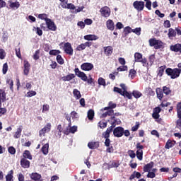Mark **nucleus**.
Returning <instances> with one entry per match:
<instances>
[{
    "label": "nucleus",
    "mask_w": 181,
    "mask_h": 181,
    "mask_svg": "<svg viewBox=\"0 0 181 181\" xmlns=\"http://www.w3.org/2000/svg\"><path fill=\"white\" fill-rule=\"evenodd\" d=\"M22 129H23V127L22 126H19L17 128L16 132L13 134V138H15V139H18V138H21V136L22 135Z\"/></svg>",
    "instance_id": "ddd939ff"
},
{
    "label": "nucleus",
    "mask_w": 181,
    "mask_h": 181,
    "mask_svg": "<svg viewBox=\"0 0 181 181\" xmlns=\"http://www.w3.org/2000/svg\"><path fill=\"white\" fill-rule=\"evenodd\" d=\"M104 52L106 56H111V54H112V47H105Z\"/></svg>",
    "instance_id": "aec40b11"
},
{
    "label": "nucleus",
    "mask_w": 181,
    "mask_h": 181,
    "mask_svg": "<svg viewBox=\"0 0 181 181\" xmlns=\"http://www.w3.org/2000/svg\"><path fill=\"white\" fill-rule=\"evenodd\" d=\"M81 68L82 70H84L85 71H90V70H93L94 68V65L91 63H83L81 66Z\"/></svg>",
    "instance_id": "9b49d317"
},
{
    "label": "nucleus",
    "mask_w": 181,
    "mask_h": 181,
    "mask_svg": "<svg viewBox=\"0 0 181 181\" xmlns=\"http://www.w3.org/2000/svg\"><path fill=\"white\" fill-rule=\"evenodd\" d=\"M7 71H8V63H5L3 65V69H2L3 74H5L6 73H7Z\"/></svg>",
    "instance_id": "864d4df0"
},
{
    "label": "nucleus",
    "mask_w": 181,
    "mask_h": 181,
    "mask_svg": "<svg viewBox=\"0 0 181 181\" xmlns=\"http://www.w3.org/2000/svg\"><path fill=\"white\" fill-rule=\"evenodd\" d=\"M4 114H6V108L0 107V117H2Z\"/></svg>",
    "instance_id": "0e129e2a"
},
{
    "label": "nucleus",
    "mask_w": 181,
    "mask_h": 181,
    "mask_svg": "<svg viewBox=\"0 0 181 181\" xmlns=\"http://www.w3.org/2000/svg\"><path fill=\"white\" fill-rule=\"evenodd\" d=\"M147 175V177H149L150 179H153V177H156V174L152 171H148Z\"/></svg>",
    "instance_id": "603ef678"
},
{
    "label": "nucleus",
    "mask_w": 181,
    "mask_h": 181,
    "mask_svg": "<svg viewBox=\"0 0 181 181\" xmlns=\"http://www.w3.org/2000/svg\"><path fill=\"white\" fill-rule=\"evenodd\" d=\"M173 147V144H172V141L168 140L165 146V149H170V148Z\"/></svg>",
    "instance_id": "a18cd8bd"
},
{
    "label": "nucleus",
    "mask_w": 181,
    "mask_h": 181,
    "mask_svg": "<svg viewBox=\"0 0 181 181\" xmlns=\"http://www.w3.org/2000/svg\"><path fill=\"white\" fill-rule=\"evenodd\" d=\"M144 59L142 54L139 52H136L134 54V62L136 63H139Z\"/></svg>",
    "instance_id": "f3484780"
},
{
    "label": "nucleus",
    "mask_w": 181,
    "mask_h": 181,
    "mask_svg": "<svg viewBox=\"0 0 181 181\" xmlns=\"http://www.w3.org/2000/svg\"><path fill=\"white\" fill-rule=\"evenodd\" d=\"M64 50L65 53H66V54H69V56H73L74 50L70 42H66L64 44Z\"/></svg>",
    "instance_id": "7ed1b4c3"
},
{
    "label": "nucleus",
    "mask_w": 181,
    "mask_h": 181,
    "mask_svg": "<svg viewBox=\"0 0 181 181\" xmlns=\"http://www.w3.org/2000/svg\"><path fill=\"white\" fill-rule=\"evenodd\" d=\"M139 63H141L144 67L149 66V63H148V60H146V58H143V59H141Z\"/></svg>",
    "instance_id": "79ce46f5"
},
{
    "label": "nucleus",
    "mask_w": 181,
    "mask_h": 181,
    "mask_svg": "<svg viewBox=\"0 0 181 181\" xmlns=\"http://www.w3.org/2000/svg\"><path fill=\"white\" fill-rule=\"evenodd\" d=\"M106 26L109 30H114L115 28L114 25V21H112V20H107L106 22Z\"/></svg>",
    "instance_id": "a211bd4d"
},
{
    "label": "nucleus",
    "mask_w": 181,
    "mask_h": 181,
    "mask_svg": "<svg viewBox=\"0 0 181 181\" xmlns=\"http://www.w3.org/2000/svg\"><path fill=\"white\" fill-rule=\"evenodd\" d=\"M112 114H114V110H108V111L105 112V113L102 114V118H105V117H107V115H112Z\"/></svg>",
    "instance_id": "58836bf2"
},
{
    "label": "nucleus",
    "mask_w": 181,
    "mask_h": 181,
    "mask_svg": "<svg viewBox=\"0 0 181 181\" xmlns=\"http://www.w3.org/2000/svg\"><path fill=\"white\" fill-rule=\"evenodd\" d=\"M33 30H35V32H36L37 35H38V36H42V35H43V31L40 28L33 27Z\"/></svg>",
    "instance_id": "4c0bfd02"
},
{
    "label": "nucleus",
    "mask_w": 181,
    "mask_h": 181,
    "mask_svg": "<svg viewBox=\"0 0 181 181\" xmlns=\"http://www.w3.org/2000/svg\"><path fill=\"white\" fill-rule=\"evenodd\" d=\"M74 71L76 76L81 78V80H83V81H87V76L86 75V74H84V72L81 71L78 68H76Z\"/></svg>",
    "instance_id": "1a4fd4ad"
},
{
    "label": "nucleus",
    "mask_w": 181,
    "mask_h": 181,
    "mask_svg": "<svg viewBox=\"0 0 181 181\" xmlns=\"http://www.w3.org/2000/svg\"><path fill=\"white\" fill-rule=\"evenodd\" d=\"M23 156L24 159H29L30 160H32V155L30 154V152L28 150L24 151Z\"/></svg>",
    "instance_id": "cd10ccee"
},
{
    "label": "nucleus",
    "mask_w": 181,
    "mask_h": 181,
    "mask_svg": "<svg viewBox=\"0 0 181 181\" xmlns=\"http://www.w3.org/2000/svg\"><path fill=\"white\" fill-rule=\"evenodd\" d=\"M98 83L99 86H103L104 87H105L106 86L105 79H104L103 78H99L98 80Z\"/></svg>",
    "instance_id": "a19ab883"
},
{
    "label": "nucleus",
    "mask_w": 181,
    "mask_h": 181,
    "mask_svg": "<svg viewBox=\"0 0 181 181\" xmlns=\"http://www.w3.org/2000/svg\"><path fill=\"white\" fill-rule=\"evenodd\" d=\"M6 56V52H5V50L4 49H0V59H1V60H4V59H5Z\"/></svg>",
    "instance_id": "49530a36"
},
{
    "label": "nucleus",
    "mask_w": 181,
    "mask_h": 181,
    "mask_svg": "<svg viewBox=\"0 0 181 181\" xmlns=\"http://www.w3.org/2000/svg\"><path fill=\"white\" fill-rule=\"evenodd\" d=\"M141 28H136L135 29H132V32H133V33H135V35H137V36H139L141 35Z\"/></svg>",
    "instance_id": "8fccbe9b"
},
{
    "label": "nucleus",
    "mask_w": 181,
    "mask_h": 181,
    "mask_svg": "<svg viewBox=\"0 0 181 181\" xmlns=\"http://www.w3.org/2000/svg\"><path fill=\"white\" fill-rule=\"evenodd\" d=\"M138 128H139V123L136 122V124L132 127V131H133V132H135V131H138Z\"/></svg>",
    "instance_id": "338daca9"
},
{
    "label": "nucleus",
    "mask_w": 181,
    "mask_h": 181,
    "mask_svg": "<svg viewBox=\"0 0 181 181\" xmlns=\"http://www.w3.org/2000/svg\"><path fill=\"white\" fill-rule=\"evenodd\" d=\"M30 70V64L29 62L24 60V74L28 76L29 74V71Z\"/></svg>",
    "instance_id": "4468645a"
},
{
    "label": "nucleus",
    "mask_w": 181,
    "mask_h": 181,
    "mask_svg": "<svg viewBox=\"0 0 181 181\" xmlns=\"http://www.w3.org/2000/svg\"><path fill=\"white\" fill-rule=\"evenodd\" d=\"M129 156H130V158H132V159H134V158H135L136 156V154H135V152H134V151L132 150H129L128 152H127Z\"/></svg>",
    "instance_id": "4d7b16f0"
},
{
    "label": "nucleus",
    "mask_w": 181,
    "mask_h": 181,
    "mask_svg": "<svg viewBox=\"0 0 181 181\" xmlns=\"http://www.w3.org/2000/svg\"><path fill=\"white\" fill-rule=\"evenodd\" d=\"M34 95H36V91L31 90L27 93V97H33Z\"/></svg>",
    "instance_id": "052dcab7"
},
{
    "label": "nucleus",
    "mask_w": 181,
    "mask_h": 181,
    "mask_svg": "<svg viewBox=\"0 0 181 181\" xmlns=\"http://www.w3.org/2000/svg\"><path fill=\"white\" fill-rule=\"evenodd\" d=\"M6 101V93L3 90H0V108L2 107V103Z\"/></svg>",
    "instance_id": "f8f14e48"
},
{
    "label": "nucleus",
    "mask_w": 181,
    "mask_h": 181,
    "mask_svg": "<svg viewBox=\"0 0 181 181\" xmlns=\"http://www.w3.org/2000/svg\"><path fill=\"white\" fill-rule=\"evenodd\" d=\"M100 128H106L107 127V122H100L98 123Z\"/></svg>",
    "instance_id": "e2e57ef3"
},
{
    "label": "nucleus",
    "mask_w": 181,
    "mask_h": 181,
    "mask_svg": "<svg viewBox=\"0 0 181 181\" xmlns=\"http://www.w3.org/2000/svg\"><path fill=\"white\" fill-rule=\"evenodd\" d=\"M113 135L116 136V138H121L122 135H124V129L121 127H118L114 129Z\"/></svg>",
    "instance_id": "39448f33"
},
{
    "label": "nucleus",
    "mask_w": 181,
    "mask_h": 181,
    "mask_svg": "<svg viewBox=\"0 0 181 181\" xmlns=\"http://www.w3.org/2000/svg\"><path fill=\"white\" fill-rule=\"evenodd\" d=\"M8 152L11 155H15V153H16V150L15 149V148L11 146L8 148Z\"/></svg>",
    "instance_id": "bf43d9fd"
},
{
    "label": "nucleus",
    "mask_w": 181,
    "mask_h": 181,
    "mask_svg": "<svg viewBox=\"0 0 181 181\" xmlns=\"http://www.w3.org/2000/svg\"><path fill=\"white\" fill-rule=\"evenodd\" d=\"M31 179L35 181H40V178L42 177V175L40 174H37V173H35L31 174L30 175Z\"/></svg>",
    "instance_id": "b1692460"
},
{
    "label": "nucleus",
    "mask_w": 181,
    "mask_h": 181,
    "mask_svg": "<svg viewBox=\"0 0 181 181\" xmlns=\"http://www.w3.org/2000/svg\"><path fill=\"white\" fill-rule=\"evenodd\" d=\"M60 54L59 50L52 49L49 51V54H51L52 56H56L57 54Z\"/></svg>",
    "instance_id": "3c124183"
},
{
    "label": "nucleus",
    "mask_w": 181,
    "mask_h": 181,
    "mask_svg": "<svg viewBox=\"0 0 181 181\" xmlns=\"http://www.w3.org/2000/svg\"><path fill=\"white\" fill-rule=\"evenodd\" d=\"M133 6L134 9H136V11H144V8H145V3L144 1H136L134 2Z\"/></svg>",
    "instance_id": "423d86ee"
},
{
    "label": "nucleus",
    "mask_w": 181,
    "mask_h": 181,
    "mask_svg": "<svg viewBox=\"0 0 181 181\" xmlns=\"http://www.w3.org/2000/svg\"><path fill=\"white\" fill-rule=\"evenodd\" d=\"M144 151L142 150H137L136 156L139 160H142Z\"/></svg>",
    "instance_id": "72a5a7b5"
},
{
    "label": "nucleus",
    "mask_w": 181,
    "mask_h": 181,
    "mask_svg": "<svg viewBox=\"0 0 181 181\" xmlns=\"http://www.w3.org/2000/svg\"><path fill=\"white\" fill-rule=\"evenodd\" d=\"M49 108H50L49 105H44L42 106V112H46V111H49Z\"/></svg>",
    "instance_id": "69168bd1"
},
{
    "label": "nucleus",
    "mask_w": 181,
    "mask_h": 181,
    "mask_svg": "<svg viewBox=\"0 0 181 181\" xmlns=\"http://www.w3.org/2000/svg\"><path fill=\"white\" fill-rule=\"evenodd\" d=\"M16 54L18 59H22V55L21 54V49H16Z\"/></svg>",
    "instance_id": "680f3d73"
},
{
    "label": "nucleus",
    "mask_w": 181,
    "mask_h": 181,
    "mask_svg": "<svg viewBox=\"0 0 181 181\" xmlns=\"http://www.w3.org/2000/svg\"><path fill=\"white\" fill-rule=\"evenodd\" d=\"M40 52L39 50L35 51V54H33V59L34 60H39V54Z\"/></svg>",
    "instance_id": "5fc2aeb1"
},
{
    "label": "nucleus",
    "mask_w": 181,
    "mask_h": 181,
    "mask_svg": "<svg viewBox=\"0 0 181 181\" xmlns=\"http://www.w3.org/2000/svg\"><path fill=\"white\" fill-rule=\"evenodd\" d=\"M102 16H104V18H108L110 15H111V10L108 8V6H104L103 7L100 11Z\"/></svg>",
    "instance_id": "6e6552de"
},
{
    "label": "nucleus",
    "mask_w": 181,
    "mask_h": 181,
    "mask_svg": "<svg viewBox=\"0 0 181 181\" xmlns=\"http://www.w3.org/2000/svg\"><path fill=\"white\" fill-rule=\"evenodd\" d=\"M39 19H41L42 21H45V22H47L49 21V18H47V15L46 13H42L38 15Z\"/></svg>",
    "instance_id": "473e14b6"
},
{
    "label": "nucleus",
    "mask_w": 181,
    "mask_h": 181,
    "mask_svg": "<svg viewBox=\"0 0 181 181\" xmlns=\"http://www.w3.org/2000/svg\"><path fill=\"white\" fill-rule=\"evenodd\" d=\"M135 76H136V71H135L134 69H131L129 71V77H130L132 80L135 78Z\"/></svg>",
    "instance_id": "f704fd0d"
},
{
    "label": "nucleus",
    "mask_w": 181,
    "mask_h": 181,
    "mask_svg": "<svg viewBox=\"0 0 181 181\" xmlns=\"http://www.w3.org/2000/svg\"><path fill=\"white\" fill-rule=\"evenodd\" d=\"M88 119L91 120L94 118V110H90L88 112Z\"/></svg>",
    "instance_id": "ea45409f"
},
{
    "label": "nucleus",
    "mask_w": 181,
    "mask_h": 181,
    "mask_svg": "<svg viewBox=\"0 0 181 181\" xmlns=\"http://www.w3.org/2000/svg\"><path fill=\"white\" fill-rule=\"evenodd\" d=\"M163 91L164 94H165V95H169V94H170V93H172V90H170V88H169L166 86L163 87Z\"/></svg>",
    "instance_id": "c9c22d12"
},
{
    "label": "nucleus",
    "mask_w": 181,
    "mask_h": 181,
    "mask_svg": "<svg viewBox=\"0 0 181 181\" xmlns=\"http://www.w3.org/2000/svg\"><path fill=\"white\" fill-rule=\"evenodd\" d=\"M168 37H175L176 36V31L173 30V28H170L168 30Z\"/></svg>",
    "instance_id": "7c9ffc66"
},
{
    "label": "nucleus",
    "mask_w": 181,
    "mask_h": 181,
    "mask_svg": "<svg viewBox=\"0 0 181 181\" xmlns=\"http://www.w3.org/2000/svg\"><path fill=\"white\" fill-rule=\"evenodd\" d=\"M166 74L168 76H170L171 78H177L179 76H180L181 69H172L168 68L165 70Z\"/></svg>",
    "instance_id": "f03ea898"
},
{
    "label": "nucleus",
    "mask_w": 181,
    "mask_h": 181,
    "mask_svg": "<svg viewBox=\"0 0 181 181\" xmlns=\"http://www.w3.org/2000/svg\"><path fill=\"white\" fill-rule=\"evenodd\" d=\"M50 129H52V124L47 123L44 128H42L40 131V136H45V134H47V132H50Z\"/></svg>",
    "instance_id": "0eeeda50"
},
{
    "label": "nucleus",
    "mask_w": 181,
    "mask_h": 181,
    "mask_svg": "<svg viewBox=\"0 0 181 181\" xmlns=\"http://www.w3.org/2000/svg\"><path fill=\"white\" fill-rule=\"evenodd\" d=\"M21 165L22 168H28L30 166V162L26 160V158H22L21 160Z\"/></svg>",
    "instance_id": "2eb2a0df"
},
{
    "label": "nucleus",
    "mask_w": 181,
    "mask_h": 181,
    "mask_svg": "<svg viewBox=\"0 0 181 181\" xmlns=\"http://www.w3.org/2000/svg\"><path fill=\"white\" fill-rule=\"evenodd\" d=\"M73 94H74V97L76 100H80V98H81V93L79 92L78 90H77V89H74V90H73Z\"/></svg>",
    "instance_id": "bb28decb"
},
{
    "label": "nucleus",
    "mask_w": 181,
    "mask_h": 181,
    "mask_svg": "<svg viewBox=\"0 0 181 181\" xmlns=\"http://www.w3.org/2000/svg\"><path fill=\"white\" fill-rule=\"evenodd\" d=\"M76 132H77V126L71 127V122H70L66 131H65L66 135H69V134H75Z\"/></svg>",
    "instance_id": "9d476101"
},
{
    "label": "nucleus",
    "mask_w": 181,
    "mask_h": 181,
    "mask_svg": "<svg viewBox=\"0 0 181 181\" xmlns=\"http://www.w3.org/2000/svg\"><path fill=\"white\" fill-rule=\"evenodd\" d=\"M155 54H151L148 57V60H149V66H152V64H153V63L155 62Z\"/></svg>",
    "instance_id": "e433bc0d"
},
{
    "label": "nucleus",
    "mask_w": 181,
    "mask_h": 181,
    "mask_svg": "<svg viewBox=\"0 0 181 181\" xmlns=\"http://www.w3.org/2000/svg\"><path fill=\"white\" fill-rule=\"evenodd\" d=\"M122 95H123L124 97H127V98H129V100H131L132 98V95L128 93V91L127 90L123 91Z\"/></svg>",
    "instance_id": "37998d69"
},
{
    "label": "nucleus",
    "mask_w": 181,
    "mask_h": 181,
    "mask_svg": "<svg viewBox=\"0 0 181 181\" xmlns=\"http://www.w3.org/2000/svg\"><path fill=\"white\" fill-rule=\"evenodd\" d=\"M153 168V162H150L144 167V172H151V169Z\"/></svg>",
    "instance_id": "393cba45"
},
{
    "label": "nucleus",
    "mask_w": 181,
    "mask_h": 181,
    "mask_svg": "<svg viewBox=\"0 0 181 181\" xmlns=\"http://www.w3.org/2000/svg\"><path fill=\"white\" fill-rule=\"evenodd\" d=\"M13 170H10L8 175L6 176V181H12L13 179Z\"/></svg>",
    "instance_id": "2f4dec72"
},
{
    "label": "nucleus",
    "mask_w": 181,
    "mask_h": 181,
    "mask_svg": "<svg viewBox=\"0 0 181 181\" xmlns=\"http://www.w3.org/2000/svg\"><path fill=\"white\" fill-rule=\"evenodd\" d=\"M127 70H128V66H122L117 69L118 71H127Z\"/></svg>",
    "instance_id": "13d9d810"
},
{
    "label": "nucleus",
    "mask_w": 181,
    "mask_h": 181,
    "mask_svg": "<svg viewBox=\"0 0 181 181\" xmlns=\"http://www.w3.org/2000/svg\"><path fill=\"white\" fill-rule=\"evenodd\" d=\"M141 175L140 174L139 172H136L134 171L129 177V180H133V179H134L135 177H136V179H139V177H141Z\"/></svg>",
    "instance_id": "a878e982"
},
{
    "label": "nucleus",
    "mask_w": 181,
    "mask_h": 181,
    "mask_svg": "<svg viewBox=\"0 0 181 181\" xmlns=\"http://www.w3.org/2000/svg\"><path fill=\"white\" fill-rule=\"evenodd\" d=\"M86 49L85 44H81L76 47V50H78V52H81V50H84Z\"/></svg>",
    "instance_id": "6e6d98bb"
},
{
    "label": "nucleus",
    "mask_w": 181,
    "mask_h": 181,
    "mask_svg": "<svg viewBox=\"0 0 181 181\" xmlns=\"http://www.w3.org/2000/svg\"><path fill=\"white\" fill-rule=\"evenodd\" d=\"M45 23L47 28L49 30H52V32H55V30H57V26H56V24L53 21H52V19L49 18V20H47V22H45Z\"/></svg>",
    "instance_id": "20e7f679"
},
{
    "label": "nucleus",
    "mask_w": 181,
    "mask_h": 181,
    "mask_svg": "<svg viewBox=\"0 0 181 181\" xmlns=\"http://www.w3.org/2000/svg\"><path fill=\"white\" fill-rule=\"evenodd\" d=\"M156 92L158 100H162L163 98V90L160 88H157Z\"/></svg>",
    "instance_id": "4be33fe9"
},
{
    "label": "nucleus",
    "mask_w": 181,
    "mask_h": 181,
    "mask_svg": "<svg viewBox=\"0 0 181 181\" xmlns=\"http://www.w3.org/2000/svg\"><path fill=\"white\" fill-rule=\"evenodd\" d=\"M149 45L151 47L154 49H162L163 47V42L160 40H156V38H151L148 40Z\"/></svg>",
    "instance_id": "f257e3e1"
},
{
    "label": "nucleus",
    "mask_w": 181,
    "mask_h": 181,
    "mask_svg": "<svg viewBox=\"0 0 181 181\" xmlns=\"http://www.w3.org/2000/svg\"><path fill=\"white\" fill-rule=\"evenodd\" d=\"M74 77H76L74 74H69V75H67L66 76H63L62 78V80L63 81H71V80H73V78H74Z\"/></svg>",
    "instance_id": "6ab92c4d"
},
{
    "label": "nucleus",
    "mask_w": 181,
    "mask_h": 181,
    "mask_svg": "<svg viewBox=\"0 0 181 181\" xmlns=\"http://www.w3.org/2000/svg\"><path fill=\"white\" fill-rule=\"evenodd\" d=\"M85 40H97L98 39V36L95 35H87L84 36Z\"/></svg>",
    "instance_id": "412c9836"
},
{
    "label": "nucleus",
    "mask_w": 181,
    "mask_h": 181,
    "mask_svg": "<svg viewBox=\"0 0 181 181\" xmlns=\"http://www.w3.org/2000/svg\"><path fill=\"white\" fill-rule=\"evenodd\" d=\"M89 149H97L100 146V144L95 141H91L88 144Z\"/></svg>",
    "instance_id": "dca6fc26"
},
{
    "label": "nucleus",
    "mask_w": 181,
    "mask_h": 181,
    "mask_svg": "<svg viewBox=\"0 0 181 181\" xmlns=\"http://www.w3.org/2000/svg\"><path fill=\"white\" fill-rule=\"evenodd\" d=\"M57 62L59 63V64H64V60L62 57V55H57Z\"/></svg>",
    "instance_id": "de8ad7c7"
},
{
    "label": "nucleus",
    "mask_w": 181,
    "mask_h": 181,
    "mask_svg": "<svg viewBox=\"0 0 181 181\" xmlns=\"http://www.w3.org/2000/svg\"><path fill=\"white\" fill-rule=\"evenodd\" d=\"M8 4H10L9 6H10V8H12V9H18V8H19V6H21V4L18 1L12 2L11 1H9Z\"/></svg>",
    "instance_id": "5701e85b"
},
{
    "label": "nucleus",
    "mask_w": 181,
    "mask_h": 181,
    "mask_svg": "<svg viewBox=\"0 0 181 181\" xmlns=\"http://www.w3.org/2000/svg\"><path fill=\"white\" fill-rule=\"evenodd\" d=\"M132 94H133L134 98H139L142 95V93H141V92H139L138 90H134Z\"/></svg>",
    "instance_id": "c03bdc74"
},
{
    "label": "nucleus",
    "mask_w": 181,
    "mask_h": 181,
    "mask_svg": "<svg viewBox=\"0 0 181 181\" xmlns=\"http://www.w3.org/2000/svg\"><path fill=\"white\" fill-rule=\"evenodd\" d=\"M42 152L44 155L49 153V144H45L42 148Z\"/></svg>",
    "instance_id": "c756f323"
},
{
    "label": "nucleus",
    "mask_w": 181,
    "mask_h": 181,
    "mask_svg": "<svg viewBox=\"0 0 181 181\" xmlns=\"http://www.w3.org/2000/svg\"><path fill=\"white\" fill-rule=\"evenodd\" d=\"M181 49V45L180 44H176L175 45H172L170 47V50L173 52H179Z\"/></svg>",
    "instance_id": "c85d7f7f"
},
{
    "label": "nucleus",
    "mask_w": 181,
    "mask_h": 181,
    "mask_svg": "<svg viewBox=\"0 0 181 181\" xmlns=\"http://www.w3.org/2000/svg\"><path fill=\"white\" fill-rule=\"evenodd\" d=\"M117 107V105L115 103H109V107H106L103 109L104 111H107V110H110V108H115Z\"/></svg>",
    "instance_id": "09e8293b"
},
{
    "label": "nucleus",
    "mask_w": 181,
    "mask_h": 181,
    "mask_svg": "<svg viewBox=\"0 0 181 181\" xmlns=\"http://www.w3.org/2000/svg\"><path fill=\"white\" fill-rule=\"evenodd\" d=\"M84 23L86 25H91L93 23V20L90 19V18H86L84 21Z\"/></svg>",
    "instance_id": "774afa93"
}]
</instances>
